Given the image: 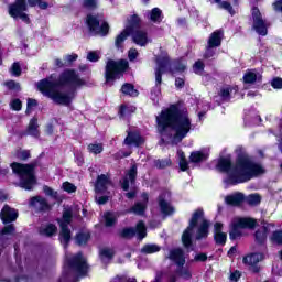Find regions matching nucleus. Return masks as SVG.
Returning a JSON list of instances; mask_svg holds the SVG:
<instances>
[{
    "label": "nucleus",
    "mask_w": 282,
    "mask_h": 282,
    "mask_svg": "<svg viewBox=\"0 0 282 282\" xmlns=\"http://www.w3.org/2000/svg\"><path fill=\"white\" fill-rule=\"evenodd\" d=\"M85 85V80L74 69L64 70L58 79L51 75L37 83V89L51 98L56 105H72V100L76 98V89H80Z\"/></svg>",
    "instance_id": "nucleus-1"
},
{
    "label": "nucleus",
    "mask_w": 282,
    "mask_h": 282,
    "mask_svg": "<svg viewBox=\"0 0 282 282\" xmlns=\"http://www.w3.org/2000/svg\"><path fill=\"white\" fill-rule=\"evenodd\" d=\"M156 129L162 141L167 140L172 144H180L193 130V121L187 109H180L172 105L156 116Z\"/></svg>",
    "instance_id": "nucleus-2"
},
{
    "label": "nucleus",
    "mask_w": 282,
    "mask_h": 282,
    "mask_svg": "<svg viewBox=\"0 0 282 282\" xmlns=\"http://www.w3.org/2000/svg\"><path fill=\"white\" fill-rule=\"evenodd\" d=\"M217 169L220 173H227L225 184H230L231 186L250 182L252 177L265 173L263 166L250 160L248 154H239L235 165H232L230 158H221L218 160Z\"/></svg>",
    "instance_id": "nucleus-3"
},
{
    "label": "nucleus",
    "mask_w": 282,
    "mask_h": 282,
    "mask_svg": "<svg viewBox=\"0 0 282 282\" xmlns=\"http://www.w3.org/2000/svg\"><path fill=\"white\" fill-rule=\"evenodd\" d=\"M210 228V221L204 217V209H197L192 215L188 227L184 230L182 235V242L185 248H191L193 246V235L196 230L195 239L196 241H202L208 237Z\"/></svg>",
    "instance_id": "nucleus-4"
},
{
    "label": "nucleus",
    "mask_w": 282,
    "mask_h": 282,
    "mask_svg": "<svg viewBox=\"0 0 282 282\" xmlns=\"http://www.w3.org/2000/svg\"><path fill=\"white\" fill-rule=\"evenodd\" d=\"M12 172L20 177V187L32 191L36 180L34 178V165L23 163H11Z\"/></svg>",
    "instance_id": "nucleus-5"
},
{
    "label": "nucleus",
    "mask_w": 282,
    "mask_h": 282,
    "mask_svg": "<svg viewBox=\"0 0 282 282\" xmlns=\"http://www.w3.org/2000/svg\"><path fill=\"white\" fill-rule=\"evenodd\" d=\"M257 226V220L252 218H235L230 224L229 238L231 241L241 239L246 234L243 230L249 228L252 230Z\"/></svg>",
    "instance_id": "nucleus-6"
},
{
    "label": "nucleus",
    "mask_w": 282,
    "mask_h": 282,
    "mask_svg": "<svg viewBox=\"0 0 282 282\" xmlns=\"http://www.w3.org/2000/svg\"><path fill=\"white\" fill-rule=\"evenodd\" d=\"M86 24L93 34H100V36H107L109 34V23L105 21V15L102 14H88L86 17Z\"/></svg>",
    "instance_id": "nucleus-7"
},
{
    "label": "nucleus",
    "mask_w": 282,
    "mask_h": 282,
    "mask_svg": "<svg viewBox=\"0 0 282 282\" xmlns=\"http://www.w3.org/2000/svg\"><path fill=\"white\" fill-rule=\"evenodd\" d=\"M129 67V62L127 59H121V61H112L109 59L106 65V83L109 85V83L116 80V78H120L122 74H124V70Z\"/></svg>",
    "instance_id": "nucleus-8"
},
{
    "label": "nucleus",
    "mask_w": 282,
    "mask_h": 282,
    "mask_svg": "<svg viewBox=\"0 0 282 282\" xmlns=\"http://www.w3.org/2000/svg\"><path fill=\"white\" fill-rule=\"evenodd\" d=\"M72 209H66L63 213V219L59 223V241L64 248H67V246H69V242L72 241V229H69V224H72Z\"/></svg>",
    "instance_id": "nucleus-9"
},
{
    "label": "nucleus",
    "mask_w": 282,
    "mask_h": 282,
    "mask_svg": "<svg viewBox=\"0 0 282 282\" xmlns=\"http://www.w3.org/2000/svg\"><path fill=\"white\" fill-rule=\"evenodd\" d=\"M169 63V56L156 58L158 67L155 68V86L152 90V96L154 94V97H152V100H155V98H158V96L161 94L160 86L162 85V74H165Z\"/></svg>",
    "instance_id": "nucleus-10"
},
{
    "label": "nucleus",
    "mask_w": 282,
    "mask_h": 282,
    "mask_svg": "<svg viewBox=\"0 0 282 282\" xmlns=\"http://www.w3.org/2000/svg\"><path fill=\"white\" fill-rule=\"evenodd\" d=\"M28 2L25 0H15L9 6V14L12 19H21L24 23H30V17L26 15Z\"/></svg>",
    "instance_id": "nucleus-11"
},
{
    "label": "nucleus",
    "mask_w": 282,
    "mask_h": 282,
    "mask_svg": "<svg viewBox=\"0 0 282 282\" xmlns=\"http://www.w3.org/2000/svg\"><path fill=\"white\" fill-rule=\"evenodd\" d=\"M252 17V28L259 34L260 36H267L268 35V28L269 24L265 20H263V15H261V11H259V8H253L251 12Z\"/></svg>",
    "instance_id": "nucleus-12"
},
{
    "label": "nucleus",
    "mask_w": 282,
    "mask_h": 282,
    "mask_svg": "<svg viewBox=\"0 0 282 282\" xmlns=\"http://www.w3.org/2000/svg\"><path fill=\"white\" fill-rule=\"evenodd\" d=\"M68 268L74 270L78 274L85 275L87 274V259L83 256L82 252L67 258Z\"/></svg>",
    "instance_id": "nucleus-13"
},
{
    "label": "nucleus",
    "mask_w": 282,
    "mask_h": 282,
    "mask_svg": "<svg viewBox=\"0 0 282 282\" xmlns=\"http://www.w3.org/2000/svg\"><path fill=\"white\" fill-rule=\"evenodd\" d=\"M135 235H138L139 239L147 237V226H144L143 221H139L135 228L131 227L121 230V237H123V239H131L135 237Z\"/></svg>",
    "instance_id": "nucleus-14"
},
{
    "label": "nucleus",
    "mask_w": 282,
    "mask_h": 282,
    "mask_svg": "<svg viewBox=\"0 0 282 282\" xmlns=\"http://www.w3.org/2000/svg\"><path fill=\"white\" fill-rule=\"evenodd\" d=\"M265 259L263 253H251L243 258V263L249 265V270L253 272V274H259L261 272V267L259 263Z\"/></svg>",
    "instance_id": "nucleus-15"
},
{
    "label": "nucleus",
    "mask_w": 282,
    "mask_h": 282,
    "mask_svg": "<svg viewBox=\"0 0 282 282\" xmlns=\"http://www.w3.org/2000/svg\"><path fill=\"white\" fill-rule=\"evenodd\" d=\"M271 228H274V225L267 224L261 229H258L254 234L256 243H258V246H262L264 250H265V241H268V232H270Z\"/></svg>",
    "instance_id": "nucleus-16"
},
{
    "label": "nucleus",
    "mask_w": 282,
    "mask_h": 282,
    "mask_svg": "<svg viewBox=\"0 0 282 282\" xmlns=\"http://www.w3.org/2000/svg\"><path fill=\"white\" fill-rule=\"evenodd\" d=\"M109 186H111V177L108 174H100L95 182V193H107Z\"/></svg>",
    "instance_id": "nucleus-17"
},
{
    "label": "nucleus",
    "mask_w": 282,
    "mask_h": 282,
    "mask_svg": "<svg viewBox=\"0 0 282 282\" xmlns=\"http://www.w3.org/2000/svg\"><path fill=\"white\" fill-rule=\"evenodd\" d=\"M18 217L19 212L8 205H6L0 213V219H2L3 224H11V221H17Z\"/></svg>",
    "instance_id": "nucleus-18"
},
{
    "label": "nucleus",
    "mask_w": 282,
    "mask_h": 282,
    "mask_svg": "<svg viewBox=\"0 0 282 282\" xmlns=\"http://www.w3.org/2000/svg\"><path fill=\"white\" fill-rule=\"evenodd\" d=\"M243 202H246V195L241 192L225 196V204H227V206H240Z\"/></svg>",
    "instance_id": "nucleus-19"
},
{
    "label": "nucleus",
    "mask_w": 282,
    "mask_h": 282,
    "mask_svg": "<svg viewBox=\"0 0 282 282\" xmlns=\"http://www.w3.org/2000/svg\"><path fill=\"white\" fill-rule=\"evenodd\" d=\"M135 177H138V166L132 165L127 175L121 181V187L124 191H129V182L130 184H135Z\"/></svg>",
    "instance_id": "nucleus-20"
},
{
    "label": "nucleus",
    "mask_w": 282,
    "mask_h": 282,
    "mask_svg": "<svg viewBox=\"0 0 282 282\" xmlns=\"http://www.w3.org/2000/svg\"><path fill=\"white\" fill-rule=\"evenodd\" d=\"M133 42L140 47H144L149 43V34L147 31L139 29L131 33Z\"/></svg>",
    "instance_id": "nucleus-21"
},
{
    "label": "nucleus",
    "mask_w": 282,
    "mask_h": 282,
    "mask_svg": "<svg viewBox=\"0 0 282 282\" xmlns=\"http://www.w3.org/2000/svg\"><path fill=\"white\" fill-rule=\"evenodd\" d=\"M169 259L174 263H176L178 268H182V265L186 263V258L184 257V250H182L181 248L172 249L170 251Z\"/></svg>",
    "instance_id": "nucleus-22"
},
{
    "label": "nucleus",
    "mask_w": 282,
    "mask_h": 282,
    "mask_svg": "<svg viewBox=\"0 0 282 282\" xmlns=\"http://www.w3.org/2000/svg\"><path fill=\"white\" fill-rule=\"evenodd\" d=\"M30 206H33L35 210H50V204L47 199L42 196L32 197L30 200Z\"/></svg>",
    "instance_id": "nucleus-23"
},
{
    "label": "nucleus",
    "mask_w": 282,
    "mask_h": 282,
    "mask_svg": "<svg viewBox=\"0 0 282 282\" xmlns=\"http://www.w3.org/2000/svg\"><path fill=\"white\" fill-rule=\"evenodd\" d=\"M215 228V241L218 246H226V239L228 238V236L226 235V232L221 231V228H224V224L221 223H216L214 225Z\"/></svg>",
    "instance_id": "nucleus-24"
},
{
    "label": "nucleus",
    "mask_w": 282,
    "mask_h": 282,
    "mask_svg": "<svg viewBox=\"0 0 282 282\" xmlns=\"http://www.w3.org/2000/svg\"><path fill=\"white\" fill-rule=\"evenodd\" d=\"M124 144H127V147H131V144L140 147L141 144H144V139H142L138 132H129L124 139Z\"/></svg>",
    "instance_id": "nucleus-25"
},
{
    "label": "nucleus",
    "mask_w": 282,
    "mask_h": 282,
    "mask_svg": "<svg viewBox=\"0 0 282 282\" xmlns=\"http://www.w3.org/2000/svg\"><path fill=\"white\" fill-rule=\"evenodd\" d=\"M223 40H224V32L217 30L209 35L207 40V45L212 47H221Z\"/></svg>",
    "instance_id": "nucleus-26"
},
{
    "label": "nucleus",
    "mask_w": 282,
    "mask_h": 282,
    "mask_svg": "<svg viewBox=\"0 0 282 282\" xmlns=\"http://www.w3.org/2000/svg\"><path fill=\"white\" fill-rule=\"evenodd\" d=\"M141 197L143 203H137L131 207L130 213H134V215H144V210H147V204L149 203V194L143 193Z\"/></svg>",
    "instance_id": "nucleus-27"
},
{
    "label": "nucleus",
    "mask_w": 282,
    "mask_h": 282,
    "mask_svg": "<svg viewBox=\"0 0 282 282\" xmlns=\"http://www.w3.org/2000/svg\"><path fill=\"white\" fill-rule=\"evenodd\" d=\"M165 197V194L159 196V206L161 208V213L163 215H173V213H175V209L173 208V206H171V203L166 202Z\"/></svg>",
    "instance_id": "nucleus-28"
},
{
    "label": "nucleus",
    "mask_w": 282,
    "mask_h": 282,
    "mask_svg": "<svg viewBox=\"0 0 282 282\" xmlns=\"http://www.w3.org/2000/svg\"><path fill=\"white\" fill-rule=\"evenodd\" d=\"M141 24L142 20H140V17H138V14L130 15V18H128V24L126 26V30H128L131 34L135 32V30H140Z\"/></svg>",
    "instance_id": "nucleus-29"
},
{
    "label": "nucleus",
    "mask_w": 282,
    "mask_h": 282,
    "mask_svg": "<svg viewBox=\"0 0 282 282\" xmlns=\"http://www.w3.org/2000/svg\"><path fill=\"white\" fill-rule=\"evenodd\" d=\"M261 74L256 70H247L243 75V83L247 85H253V83H261Z\"/></svg>",
    "instance_id": "nucleus-30"
},
{
    "label": "nucleus",
    "mask_w": 282,
    "mask_h": 282,
    "mask_svg": "<svg viewBox=\"0 0 282 282\" xmlns=\"http://www.w3.org/2000/svg\"><path fill=\"white\" fill-rule=\"evenodd\" d=\"M208 160V153L204 151H194L189 155V162L199 164V162H206Z\"/></svg>",
    "instance_id": "nucleus-31"
},
{
    "label": "nucleus",
    "mask_w": 282,
    "mask_h": 282,
    "mask_svg": "<svg viewBox=\"0 0 282 282\" xmlns=\"http://www.w3.org/2000/svg\"><path fill=\"white\" fill-rule=\"evenodd\" d=\"M147 19L152 21V23H161L162 22V10L160 8H154L147 12Z\"/></svg>",
    "instance_id": "nucleus-32"
},
{
    "label": "nucleus",
    "mask_w": 282,
    "mask_h": 282,
    "mask_svg": "<svg viewBox=\"0 0 282 282\" xmlns=\"http://www.w3.org/2000/svg\"><path fill=\"white\" fill-rule=\"evenodd\" d=\"M28 134L32 135L33 138H39L41 135V132L39 131V119L33 118L29 122L28 127Z\"/></svg>",
    "instance_id": "nucleus-33"
},
{
    "label": "nucleus",
    "mask_w": 282,
    "mask_h": 282,
    "mask_svg": "<svg viewBox=\"0 0 282 282\" xmlns=\"http://www.w3.org/2000/svg\"><path fill=\"white\" fill-rule=\"evenodd\" d=\"M113 254L116 253L113 252V249L110 248H102L99 250V257L102 263H109V261L113 259Z\"/></svg>",
    "instance_id": "nucleus-34"
},
{
    "label": "nucleus",
    "mask_w": 282,
    "mask_h": 282,
    "mask_svg": "<svg viewBox=\"0 0 282 282\" xmlns=\"http://www.w3.org/2000/svg\"><path fill=\"white\" fill-rule=\"evenodd\" d=\"M121 93L124 96H132V98L138 97V94H139L138 90L135 89V86H133V84H129V83H126L122 85Z\"/></svg>",
    "instance_id": "nucleus-35"
},
{
    "label": "nucleus",
    "mask_w": 282,
    "mask_h": 282,
    "mask_svg": "<svg viewBox=\"0 0 282 282\" xmlns=\"http://www.w3.org/2000/svg\"><path fill=\"white\" fill-rule=\"evenodd\" d=\"M56 225L48 224L40 229V235L52 237V235H56Z\"/></svg>",
    "instance_id": "nucleus-36"
},
{
    "label": "nucleus",
    "mask_w": 282,
    "mask_h": 282,
    "mask_svg": "<svg viewBox=\"0 0 282 282\" xmlns=\"http://www.w3.org/2000/svg\"><path fill=\"white\" fill-rule=\"evenodd\" d=\"M245 202L249 204V206H259L261 204V196L259 194H250L249 196H245Z\"/></svg>",
    "instance_id": "nucleus-37"
},
{
    "label": "nucleus",
    "mask_w": 282,
    "mask_h": 282,
    "mask_svg": "<svg viewBox=\"0 0 282 282\" xmlns=\"http://www.w3.org/2000/svg\"><path fill=\"white\" fill-rule=\"evenodd\" d=\"M89 232H79L76 235V243L77 246H86L87 241L90 239Z\"/></svg>",
    "instance_id": "nucleus-38"
},
{
    "label": "nucleus",
    "mask_w": 282,
    "mask_h": 282,
    "mask_svg": "<svg viewBox=\"0 0 282 282\" xmlns=\"http://www.w3.org/2000/svg\"><path fill=\"white\" fill-rule=\"evenodd\" d=\"M129 34H131L127 29H124L119 35H117L115 45L116 47H120L124 41L129 37Z\"/></svg>",
    "instance_id": "nucleus-39"
},
{
    "label": "nucleus",
    "mask_w": 282,
    "mask_h": 282,
    "mask_svg": "<svg viewBox=\"0 0 282 282\" xmlns=\"http://www.w3.org/2000/svg\"><path fill=\"white\" fill-rule=\"evenodd\" d=\"M160 250H162V248L158 245H145L141 249V252H143V254H154V252H160Z\"/></svg>",
    "instance_id": "nucleus-40"
},
{
    "label": "nucleus",
    "mask_w": 282,
    "mask_h": 282,
    "mask_svg": "<svg viewBox=\"0 0 282 282\" xmlns=\"http://www.w3.org/2000/svg\"><path fill=\"white\" fill-rule=\"evenodd\" d=\"M13 155H14V158H17L18 160L25 161V160L30 159V151L19 149V150H15V151L13 152Z\"/></svg>",
    "instance_id": "nucleus-41"
},
{
    "label": "nucleus",
    "mask_w": 282,
    "mask_h": 282,
    "mask_svg": "<svg viewBox=\"0 0 282 282\" xmlns=\"http://www.w3.org/2000/svg\"><path fill=\"white\" fill-rule=\"evenodd\" d=\"M271 243H275V246H282V231L276 230L270 237Z\"/></svg>",
    "instance_id": "nucleus-42"
},
{
    "label": "nucleus",
    "mask_w": 282,
    "mask_h": 282,
    "mask_svg": "<svg viewBox=\"0 0 282 282\" xmlns=\"http://www.w3.org/2000/svg\"><path fill=\"white\" fill-rule=\"evenodd\" d=\"M176 274H177V276H181V279H185V280H188V279H191V276H193L191 274V271L188 269L184 268V265L177 268Z\"/></svg>",
    "instance_id": "nucleus-43"
},
{
    "label": "nucleus",
    "mask_w": 282,
    "mask_h": 282,
    "mask_svg": "<svg viewBox=\"0 0 282 282\" xmlns=\"http://www.w3.org/2000/svg\"><path fill=\"white\" fill-rule=\"evenodd\" d=\"M105 221H106V226L111 227L113 226V224H116V220L118 219V217L116 216V214L111 213V212H107L105 215Z\"/></svg>",
    "instance_id": "nucleus-44"
},
{
    "label": "nucleus",
    "mask_w": 282,
    "mask_h": 282,
    "mask_svg": "<svg viewBox=\"0 0 282 282\" xmlns=\"http://www.w3.org/2000/svg\"><path fill=\"white\" fill-rule=\"evenodd\" d=\"M89 153H94L95 155H98L101 151H104L101 143H90L88 145Z\"/></svg>",
    "instance_id": "nucleus-45"
},
{
    "label": "nucleus",
    "mask_w": 282,
    "mask_h": 282,
    "mask_svg": "<svg viewBox=\"0 0 282 282\" xmlns=\"http://www.w3.org/2000/svg\"><path fill=\"white\" fill-rule=\"evenodd\" d=\"M186 70V62L178 61L174 63V69H170L171 74H175V72H185Z\"/></svg>",
    "instance_id": "nucleus-46"
},
{
    "label": "nucleus",
    "mask_w": 282,
    "mask_h": 282,
    "mask_svg": "<svg viewBox=\"0 0 282 282\" xmlns=\"http://www.w3.org/2000/svg\"><path fill=\"white\" fill-rule=\"evenodd\" d=\"M86 58L90 63H98V61H100V52L89 51Z\"/></svg>",
    "instance_id": "nucleus-47"
},
{
    "label": "nucleus",
    "mask_w": 282,
    "mask_h": 282,
    "mask_svg": "<svg viewBox=\"0 0 282 282\" xmlns=\"http://www.w3.org/2000/svg\"><path fill=\"white\" fill-rule=\"evenodd\" d=\"M216 53H217V47L210 46L207 44L205 48L204 58H213V56H215Z\"/></svg>",
    "instance_id": "nucleus-48"
},
{
    "label": "nucleus",
    "mask_w": 282,
    "mask_h": 282,
    "mask_svg": "<svg viewBox=\"0 0 282 282\" xmlns=\"http://www.w3.org/2000/svg\"><path fill=\"white\" fill-rule=\"evenodd\" d=\"M231 91H232V88H230V87L221 88L219 91V96H220V98H223V100H230Z\"/></svg>",
    "instance_id": "nucleus-49"
},
{
    "label": "nucleus",
    "mask_w": 282,
    "mask_h": 282,
    "mask_svg": "<svg viewBox=\"0 0 282 282\" xmlns=\"http://www.w3.org/2000/svg\"><path fill=\"white\" fill-rule=\"evenodd\" d=\"M62 188H63V191H65L66 193H76V191H77L76 185H74V184H72V183H69V182H64V183L62 184Z\"/></svg>",
    "instance_id": "nucleus-50"
},
{
    "label": "nucleus",
    "mask_w": 282,
    "mask_h": 282,
    "mask_svg": "<svg viewBox=\"0 0 282 282\" xmlns=\"http://www.w3.org/2000/svg\"><path fill=\"white\" fill-rule=\"evenodd\" d=\"M193 72L194 74H203L204 73V62L198 59L194 65H193Z\"/></svg>",
    "instance_id": "nucleus-51"
},
{
    "label": "nucleus",
    "mask_w": 282,
    "mask_h": 282,
    "mask_svg": "<svg viewBox=\"0 0 282 282\" xmlns=\"http://www.w3.org/2000/svg\"><path fill=\"white\" fill-rule=\"evenodd\" d=\"M218 8H221V10H227L229 14H235V10L232 9V4L228 1H223L218 4Z\"/></svg>",
    "instance_id": "nucleus-52"
},
{
    "label": "nucleus",
    "mask_w": 282,
    "mask_h": 282,
    "mask_svg": "<svg viewBox=\"0 0 282 282\" xmlns=\"http://www.w3.org/2000/svg\"><path fill=\"white\" fill-rule=\"evenodd\" d=\"M4 86L8 87V89H13V91H20L21 85L14 80H9L4 83Z\"/></svg>",
    "instance_id": "nucleus-53"
},
{
    "label": "nucleus",
    "mask_w": 282,
    "mask_h": 282,
    "mask_svg": "<svg viewBox=\"0 0 282 282\" xmlns=\"http://www.w3.org/2000/svg\"><path fill=\"white\" fill-rule=\"evenodd\" d=\"M10 72L12 76H21V64H19V62L13 63V65L10 68Z\"/></svg>",
    "instance_id": "nucleus-54"
},
{
    "label": "nucleus",
    "mask_w": 282,
    "mask_h": 282,
    "mask_svg": "<svg viewBox=\"0 0 282 282\" xmlns=\"http://www.w3.org/2000/svg\"><path fill=\"white\" fill-rule=\"evenodd\" d=\"M84 7L88 10H96L98 8V0H84Z\"/></svg>",
    "instance_id": "nucleus-55"
},
{
    "label": "nucleus",
    "mask_w": 282,
    "mask_h": 282,
    "mask_svg": "<svg viewBox=\"0 0 282 282\" xmlns=\"http://www.w3.org/2000/svg\"><path fill=\"white\" fill-rule=\"evenodd\" d=\"M155 164L158 169H166V166H171V159L158 160Z\"/></svg>",
    "instance_id": "nucleus-56"
},
{
    "label": "nucleus",
    "mask_w": 282,
    "mask_h": 282,
    "mask_svg": "<svg viewBox=\"0 0 282 282\" xmlns=\"http://www.w3.org/2000/svg\"><path fill=\"white\" fill-rule=\"evenodd\" d=\"M43 192L45 195H48V197H53L54 199L58 197V193L54 192V189H52L50 186H44Z\"/></svg>",
    "instance_id": "nucleus-57"
},
{
    "label": "nucleus",
    "mask_w": 282,
    "mask_h": 282,
    "mask_svg": "<svg viewBox=\"0 0 282 282\" xmlns=\"http://www.w3.org/2000/svg\"><path fill=\"white\" fill-rule=\"evenodd\" d=\"M271 86L273 87V89H282V78H273V80L271 82Z\"/></svg>",
    "instance_id": "nucleus-58"
},
{
    "label": "nucleus",
    "mask_w": 282,
    "mask_h": 282,
    "mask_svg": "<svg viewBox=\"0 0 282 282\" xmlns=\"http://www.w3.org/2000/svg\"><path fill=\"white\" fill-rule=\"evenodd\" d=\"M10 105L13 111H21V108L23 107L22 102L19 99H14L13 101H11Z\"/></svg>",
    "instance_id": "nucleus-59"
},
{
    "label": "nucleus",
    "mask_w": 282,
    "mask_h": 282,
    "mask_svg": "<svg viewBox=\"0 0 282 282\" xmlns=\"http://www.w3.org/2000/svg\"><path fill=\"white\" fill-rule=\"evenodd\" d=\"M36 105H39V102H36V99H28L26 113H30V111H32V109H34Z\"/></svg>",
    "instance_id": "nucleus-60"
},
{
    "label": "nucleus",
    "mask_w": 282,
    "mask_h": 282,
    "mask_svg": "<svg viewBox=\"0 0 282 282\" xmlns=\"http://www.w3.org/2000/svg\"><path fill=\"white\" fill-rule=\"evenodd\" d=\"M77 59H78V55L76 54L66 55L64 57L66 65H70V63H74V61H77Z\"/></svg>",
    "instance_id": "nucleus-61"
},
{
    "label": "nucleus",
    "mask_w": 282,
    "mask_h": 282,
    "mask_svg": "<svg viewBox=\"0 0 282 282\" xmlns=\"http://www.w3.org/2000/svg\"><path fill=\"white\" fill-rule=\"evenodd\" d=\"M97 204H99L100 206L107 204V202H109V196H96L95 197Z\"/></svg>",
    "instance_id": "nucleus-62"
},
{
    "label": "nucleus",
    "mask_w": 282,
    "mask_h": 282,
    "mask_svg": "<svg viewBox=\"0 0 282 282\" xmlns=\"http://www.w3.org/2000/svg\"><path fill=\"white\" fill-rule=\"evenodd\" d=\"M14 232V226L8 225L1 230V235H12Z\"/></svg>",
    "instance_id": "nucleus-63"
},
{
    "label": "nucleus",
    "mask_w": 282,
    "mask_h": 282,
    "mask_svg": "<svg viewBox=\"0 0 282 282\" xmlns=\"http://www.w3.org/2000/svg\"><path fill=\"white\" fill-rule=\"evenodd\" d=\"M138 50L135 48H131L129 52H128V58L129 61H135V58H138Z\"/></svg>",
    "instance_id": "nucleus-64"
}]
</instances>
